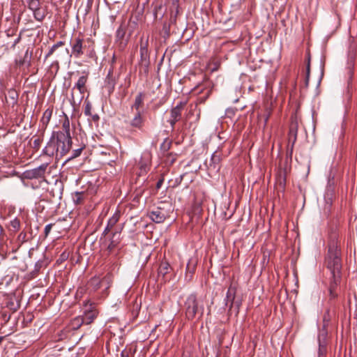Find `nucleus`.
Returning a JSON list of instances; mask_svg holds the SVG:
<instances>
[{
    "mask_svg": "<svg viewBox=\"0 0 357 357\" xmlns=\"http://www.w3.org/2000/svg\"><path fill=\"white\" fill-rule=\"evenodd\" d=\"M327 268L330 270L332 278L341 280L342 264L340 257V251L337 245L333 243L329 245L328 255L326 259Z\"/></svg>",
    "mask_w": 357,
    "mask_h": 357,
    "instance_id": "1",
    "label": "nucleus"
},
{
    "mask_svg": "<svg viewBox=\"0 0 357 357\" xmlns=\"http://www.w3.org/2000/svg\"><path fill=\"white\" fill-rule=\"evenodd\" d=\"M204 310V305L195 294H190L187 297L184 303V311L185 317L188 320H193L197 317H202Z\"/></svg>",
    "mask_w": 357,
    "mask_h": 357,
    "instance_id": "2",
    "label": "nucleus"
},
{
    "mask_svg": "<svg viewBox=\"0 0 357 357\" xmlns=\"http://www.w3.org/2000/svg\"><path fill=\"white\" fill-rule=\"evenodd\" d=\"M72 146L71 137H66L63 134H56V155L59 153L60 156L66 155Z\"/></svg>",
    "mask_w": 357,
    "mask_h": 357,
    "instance_id": "3",
    "label": "nucleus"
},
{
    "mask_svg": "<svg viewBox=\"0 0 357 357\" xmlns=\"http://www.w3.org/2000/svg\"><path fill=\"white\" fill-rule=\"evenodd\" d=\"M98 314V311L96 309L93 303H86L85 304V310L84 315L82 316L83 320H84V324H90L93 321V320L97 317Z\"/></svg>",
    "mask_w": 357,
    "mask_h": 357,
    "instance_id": "4",
    "label": "nucleus"
},
{
    "mask_svg": "<svg viewBox=\"0 0 357 357\" xmlns=\"http://www.w3.org/2000/svg\"><path fill=\"white\" fill-rule=\"evenodd\" d=\"M72 54L76 58L80 57L83 54V50L86 47L84 45V40L79 38H75L71 40Z\"/></svg>",
    "mask_w": 357,
    "mask_h": 357,
    "instance_id": "5",
    "label": "nucleus"
},
{
    "mask_svg": "<svg viewBox=\"0 0 357 357\" xmlns=\"http://www.w3.org/2000/svg\"><path fill=\"white\" fill-rule=\"evenodd\" d=\"M87 82V76L82 75L81 76L75 86L72 89V100L73 102H75V89H77L79 92V100H82L84 96V93L86 91V83Z\"/></svg>",
    "mask_w": 357,
    "mask_h": 357,
    "instance_id": "6",
    "label": "nucleus"
},
{
    "mask_svg": "<svg viewBox=\"0 0 357 357\" xmlns=\"http://www.w3.org/2000/svg\"><path fill=\"white\" fill-rule=\"evenodd\" d=\"M126 123L132 128L142 130L144 124V119L141 112H136L132 119L126 121Z\"/></svg>",
    "mask_w": 357,
    "mask_h": 357,
    "instance_id": "7",
    "label": "nucleus"
},
{
    "mask_svg": "<svg viewBox=\"0 0 357 357\" xmlns=\"http://www.w3.org/2000/svg\"><path fill=\"white\" fill-rule=\"evenodd\" d=\"M115 246L116 245L114 243V242H111L107 247V252L109 255V256L106 259L105 263H107L108 266L117 265L118 258L117 252L114 250Z\"/></svg>",
    "mask_w": 357,
    "mask_h": 357,
    "instance_id": "8",
    "label": "nucleus"
},
{
    "mask_svg": "<svg viewBox=\"0 0 357 357\" xmlns=\"http://www.w3.org/2000/svg\"><path fill=\"white\" fill-rule=\"evenodd\" d=\"M48 166V163H44L38 167L37 168H35L33 169H31L27 172L28 176L30 178H38L43 177L47 167Z\"/></svg>",
    "mask_w": 357,
    "mask_h": 357,
    "instance_id": "9",
    "label": "nucleus"
},
{
    "mask_svg": "<svg viewBox=\"0 0 357 357\" xmlns=\"http://www.w3.org/2000/svg\"><path fill=\"white\" fill-rule=\"evenodd\" d=\"M18 93L16 90L10 89L8 91V94L5 96V100L8 106L13 107L17 102Z\"/></svg>",
    "mask_w": 357,
    "mask_h": 357,
    "instance_id": "10",
    "label": "nucleus"
},
{
    "mask_svg": "<svg viewBox=\"0 0 357 357\" xmlns=\"http://www.w3.org/2000/svg\"><path fill=\"white\" fill-rule=\"evenodd\" d=\"M166 214L163 210L158 208L156 210L151 212L150 218L154 223H162L165 221Z\"/></svg>",
    "mask_w": 357,
    "mask_h": 357,
    "instance_id": "11",
    "label": "nucleus"
},
{
    "mask_svg": "<svg viewBox=\"0 0 357 357\" xmlns=\"http://www.w3.org/2000/svg\"><path fill=\"white\" fill-rule=\"evenodd\" d=\"M341 280H336L333 278L329 286V296L331 299H334L337 297L338 291L337 286L340 284Z\"/></svg>",
    "mask_w": 357,
    "mask_h": 357,
    "instance_id": "12",
    "label": "nucleus"
},
{
    "mask_svg": "<svg viewBox=\"0 0 357 357\" xmlns=\"http://www.w3.org/2000/svg\"><path fill=\"white\" fill-rule=\"evenodd\" d=\"M202 208L199 204L195 203L192 207V215L190 217V222H202L201 220V213H202Z\"/></svg>",
    "mask_w": 357,
    "mask_h": 357,
    "instance_id": "13",
    "label": "nucleus"
},
{
    "mask_svg": "<svg viewBox=\"0 0 357 357\" xmlns=\"http://www.w3.org/2000/svg\"><path fill=\"white\" fill-rule=\"evenodd\" d=\"M184 102H179L176 107H173L170 112V116L174 120H180L181 118L182 111L185 106Z\"/></svg>",
    "mask_w": 357,
    "mask_h": 357,
    "instance_id": "14",
    "label": "nucleus"
},
{
    "mask_svg": "<svg viewBox=\"0 0 357 357\" xmlns=\"http://www.w3.org/2000/svg\"><path fill=\"white\" fill-rule=\"evenodd\" d=\"M235 294H236V289L235 288H233L232 287H229L227 294L226 298L225 299V305H229V309H231L233 307L234 301L235 298Z\"/></svg>",
    "mask_w": 357,
    "mask_h": 357,
    "instance_id": "15",
    "label": "nucleus"
},
{
    "mask_svg": "<svg viewBox=\"0 0 357 357\" xmlns=\"http://www.w3.org/2000/svg\"><path fill=\"white\" fill-rule=\"evenodd\" d=\"M53 112L52 108H47L43 114V116L40 120V123L42 124V126L43 129H45L50 123V121L51 119L52 115Z\"/></svg>",
    "mask_w": 357,
    "mask_h": 357,
    "instance_id": "16",
    "label": "nucleus"
},
{
    "mask_svg": "<svg viewBox=\"0 0 357 357\" xmlns=\"http://www.w3.org/2000/svg\"><path fill=\"white\" fill-rule=\"evenodd\" d=\"M145 95L143 93H139L135 99L134 104L132 106V109H135L136 112H140L139 109L144 105V98Z\"/></svg>",
    "mask_w": 357,
    "mask_h": 357,
    "instance_id": "17",
    "label": "nucleus"
},
{
    "mask_svg": "<svg viewBox=\"0 0 357 357\" xmlns=\"http://www.w3.org/2000/svg\"><path fill=\"white\" fill-rule=\"evenodd\" d=\"M56 144H55L54 142L51 139V141L48 143V144L43 149V153L49 156L54 155V153L56 154Z\"/></svg>",
    "mask_w": 357,
    "mask_h": 357,
    "instance_id": "18",
    "label": "nucleus"
},
{
    "mask_svg": "<svg viewBox=\"0 0 357 357\" xmlns=\"http://www.w3.org/2000/svg\"><path fill=\"white\" fill-rule=\"evenodd\" d=\"M83 324H84V320L82 316H78L71 320L70 326L72 330H77Z\"/></svg>",
    "mask_w": 357,
    "mask_h": 357,
    "instance_id": "19",
    "label": "nucleus"
},
{
    "mask_svg": "<svg viewBox=\"0 0 357 357\" xmlns=\"http://www.w3.org/2000/svg\"><path fill=\"white\" fill-rule=\"evenodd\" d=\"M56 56L61 61H66L71 57L72 54H70L68 48H62L56 53Z\"/></svg>",
    "mask_w": 357,
    "mask_h": 357,
    "instance_id": "20",
    "label": "nucleus"
},
{
    "mask_svg": "<svg viewBox=\"0 0 357 357\" xmlns=\"http://www.w3.org/2000/svg\"><path fill=\"white\" fill-rule=\"evenodd\" d=\"M56 134H63L66 137V136L67 137H70V122H69V120L68 119H66L63 121V123L62 131H59Z\"/></svg>",
    "mask_w": 357,
    "mask_h": 357,
    "instance_id": "21",
    "label": "nucleus"
},
{
    "mask_svg": "<svg viewBox=\"0 0 357 357\" xmlns=\"http://www.w3.org/2000/svg\"><path fill=\"white\" fill-rule=\"evenodd\" d=\"M46 14V11L40 8L33 11L34 18L38 22H42L45 19Z\"/></svg>",
    "mask_w": 357,
    "mask_h": 357,
    "instance_id": "22",
    "label": "nucleus"
},
{
    "mask_svg": "<svg viewBox=\"0 0 357 357\" xmlns=\"http://www.w3.org/2000/svg\"><path fill=\"white\" fill-rule=\"evenodd\" d=\"M84 193L83 192H76L73 195V199L75 204L79 205L83 203Z\"/></svg>",
    "mask_w": 357,
    "mask_h": 357,
    "instance_id": "23",
    "label": "nucleus"
},
{
    "mask_svg": "<svg viewBox=\"0 0 357 357\" xmlns=\"http://www.w3.org/2000/svg\"><path fill=\"white\" fill-rule=\"evenodd\" d=\"M64 42L59 41L54 44L49 50L48 53L45 55V59H47L52 55L59 48L62 47L64 45Z\"/></svg>",
    "mask_w": 357,
    "mask_h": 357,
    "instance_id": "24",
    "label": "nucleus"
},
{
    "mask_svg": "<svg viewBox=\"0 0 357 357\" xmlns=\"http://www.w3.org/2000/svg\"><path fill=\"white\" fill-rule=\"evenodd\" d=\"M29 8L33 12L40 8L39 0H30V1L29 2Z\"/></svg>",
    "mask_w": 357,
    "mask_h": 357,
    "instance_id": "25",
    "label": "nucleus"
},
{
    "mask_svg": "<svg viewBox=\"0 0 357 357\" xmlns=\"http://www.w3.org/2000/svg\"><path fill=\"white\" fill-rule=\"evenodd\" d=\"M310 58H308L307 66H306V75H305V86L307 87L309 84V79H310Z\"/></svg>",
    "mask_w": 357,
    "mask_h": 357,
    "instance_id": "26",
    "label": "nucleus"
},
{
    "mask_svg": "<svg viewBox=\"0 0 357 357\" xmlns=\"http://www.w3.org/2000/svg\"><path fill=\"white\" fill-rule=\"evenodd\" d=\"M42 141L43 139L40 137H33L32 145L33 149H34L35 150H38L42 143Z\"/></svg>",
    "mask_w": 357,
    "mask_h": 357,
    "instance_id": "27",
    "label": "nucleus"
},
{
    "mask_svg": "<svg viewBox=\"0 0 357 357\" xmlns=\"http://www.w3.org/2000/svg\"><path fill=\"white\" fill-rule=\"evenodd\" d=\"M147 45H148V40L144 43L143 39H141L140 43V52L142 56H143L145 53L147 52Z\"/></svg>",
    "mask_w": 357,
    "mask_h": 357,
    "instance_id": "28",
    "label": "nucleus"
},
{
    "mask_svg": "<svg viewBox=\"0 0 357 357\" xmlns=\"http://www.w3.org/2000/svg\"><path fill=\"white\" fill-rule=\"evenodd\" d=\"M91 108H92V106L91 105V103L89 102H87L84 107V113L86 116H91Z\"/></svg>",
    "mask_w": 357,
    "mask_h": 357,
    "instance_id": "29",
    "label": "nucleus"
},
{
    "mask_svg": "<svg viewBox=\"0 0 357 357\" xmlns=\"http://www.w3.org/2000/svg\"><path fill=\"white\" fill-rule=\"evenodd\" d=\"M332 200L331 199H326V205L324 206L325 213H329L331 209Z\"/></svg>",
    "mask_w": 357,
    "mask_h": 357,
    "instance_id": "30",
    "label": "nucleus"
},
{
    "mask_svg": "<svg viewBox=\"0 0 357 357\" xmlns=\"http://www.w3.org/2000/svg\"><path fill=\"white\" fill-rule=\"evenodd\" d=\"M289 135V140H292L293 144H294L296 140V131L294 130L292 128H291Z\"/></svg>",
    "mask_w": 357,
    "mask_h": 357,
    "instance_id": "31",
    "label": "nucleus"
},
{
    "mask_svg": "<svg viewBox=\"0 0 357 357\" xmlns=\"http://www.w3.org/2000/svg\"><path fill=\"white\" fill-rule=\"evenodd\" d=\"M168 264H165L160 266L159 268V273L165 275L167 273Z\"/></svg>",
    "mask_w": 357,
    "mask_h": 357,
    "instance_id": "32",
    "label": "nucleus"
},
{
    "mask_svg": "<svg viewBox=\"0 0 357 357\" xmlns=\"http://www.w3.org/2000/svg\"><path fill=\"white\" fill-rule=\"evenodd\" d=\"M125 33H126V32H125L124 29L122 26H120L116 31V36L119 38L121 39L124 37Z\"/></svg>",
    "mask_w": 357,
    "mask_h": 357,
    "instance_id": "33",
    "label": "nucleus"
},
{
    "mask_svg": "<svg viewBox=\"0 0 357 357\" xmlns=\"http://www.w3.org/2000/svg\"><path fill=\"white\" fill-rule=\"evenodd\" d=\"M100 280L98 278H93L90 281V284L94 285L96 288L100 287Z\"/></svg>",
    "mask_w": 357,
    "mask_h": 357,
    "instance_id": "34",
    "label": "nucleus"
},
{
    "mask_svg": "<svg viewBox=\"0 0 357 357\" xmlns=\"http://www.w3.org/2000/svg\"><path fill=\"white\" fill-rule=\"evenodd\" d=\"M6 88V83L3 79H0V93H3Z\"/></svg>",
    "mask_w": 357,
    "mask_h": 357,
    "instance_id": "35",
    "label": "nucleus"
},
{
    "mask_svg": "<svg viewBox=\"0 0 357 357\" xmlns=\"http://www.w3.org/2000/svg\"><path fill=\"white\" fill-rule=\"evenodd\" d=\"M119 215L118 213H115L112 218H110L108 221V223H116L119 221Z\"/></svg>",
    "mask_w": 357,
    "mask_h": 357,
    "instance_id": "36",
    "label": "nucleus"
},
{
    "mask_svg": "<svg viewBox=\"0 0 357 357\" xmlns=\"http://www.w3.org/2000/svg\"><path fill=\"white\" fill-rule=\"evenodd\" d=\"M82 149H83L82 148H80V149L74 150L72 158H77V157L79 156L82 151Z\"/></svg>",
    "mask_w": 357,
    "mask_h": 357,
    "instance_id": "37",
    "label": "nucleus"
},
{
    "mask_svg": "<svg viewBox=\"0 0 357 357\" xmlns=\"http://www.w3.org/2000/svg\"><path fill=\"white\" fill-rule=\"evenodd\" d=\"M52 225H46L45 229H44V233H45V237H47V235L49 234V233L50 232V231L52 229Z\"/></svg>",
    "mask_w": 357,
    "mask_h": 357,
    "instance_id": "38",
    "label": "nucleus"
},
{
    "mask_svg": "<svg viewBox=\"0 0 357 357\" xmlns=\"http://www.w3.org/2000/svg\"><path fill=\"white\" fill-rule=\"evenodd\" d=\"M22 222H26V221L24 220L23 217H21V218L19 217V218H15L14 219V220H11L10 223H17V224H20V223H21Z\"/></svg>",
    "mask_w": 357,
    "mask_h": 357,
    "instance_id": "39",
    "label": "nucleus"
},
{
    "mask_svg": "<svg viewBox=\"0 0 357 357\" xmlns=\"http://www.w3.org/2000/svg\"><path fill=\"white\" fill-rule=\"evenodd\" d=\"M168 121L169 122V123H170V125H171L172 128H174V126H175L176 123L177 121H178V120H174V118H172V117L170 116V119H169V120Z\"/></svg>",
    "mask_w": 357,
    "mask_h": 357,
    "instance_id": "40",
    "label": "nucleus"
},
{
    "mask_svg": "<svg viewBox=\"0 0 357 357\" xmlns=\"http://www.w3.org/2000/svg\"><path fill=\"white\" fill-rule=\"evenodd\" d=\"M164 182V178H161L158 180V181L156 183V188L160 189Z\"/></svg>",
    "mask_w": 357,
    "mask_h": 357,
    "instance_id": "41",
    "label": "nucleus"
},
{
    "mask_svg": "<svg viewBox=\"0 0 357 357\" xmlns=\"http://www.w3.org/2000/svg\"><path fill=\"white\" fill-rule=\"evenodd\" d=\"M90 116H91V119L94 122H98L99 121L100 118L98 114H93V115L91 114Z\"/></svg>",
    "mask_w": 357,
    "mask_h": 357,
    "instance_id": "42",
    "label": "nucleus"
},
{
    "mask_svg": "<svg viewBox=\"0 0 357 357\" xmlns=\"http://www.w3.org/2000/svg\"><path fill=\"white\" fill-rule=\"evenodd\" d=\"M112 226V225H107L106 227L104 229V231L103 233L106 235L109 231H110V229H111V227Z\"/></svg>",
    "mask_w": 357,
    "mask_h": 357,
    "instance_id": "43",
    "label": "nucleus"
},
{
    "mask_svg": "<svg viewBox=\"0 0 357 357\" xmlns=\"http://www.w3.org/2000/svg\"><path fill=\"white\" fill-rule=\"evenodd\" d=\"M330 320L329 319V312L328 311L324 314V322H328Z\"/></svg>",
    "mask_w": 357,
    "mask_h": 357,
    "instance_id": "44",
    "label": "nucleus"
},
{
    "mask_svg": "<svg viewBox=\"0 0 357 357\" xmlns=\"http://www.w3.org/2000/svg\"><path fill=\"white\" fill-rule=\"evenodd\" d=\"M93 3V0H88L87 1V6L89 8H91Z\"/></svg>",
    "mask_w": 357,
    "mask_h": 357,
    "instance_id": "45",
    "label": "nucleus"
},
{
    "mask_svg": "<svg viewBox=\"0 0 357 357\" xmlns=\"http://www.w3.org/2000/svg\"><path fill=\"white\" fill-rule=\"evenodd\" d=\"M146 167H146V165H144H144H142V166H141V169H142H142H144V172H146Z\"/></svg>",
    "mask_w": 357,
    "mask_h": 357,
    "instance_id": "46",
    "label": "nucleus"
},
{
    "mask_svg": "<svg viewBox=\"0 0 357 357\" xmlns=\"http://www.w3.org/2000/svg\"><path fill=\"white\" fill-rule=\"evenodd\" d=\"M3 231V229L2 227H1V225H0V236L2 235Z\"/></svg>",
    "mask_w": 357,
    "mask_h": 357,
    "instance_id": "47",
    "label": "nucleus"
},
{
    "mask_svg": "<svg viewBox=\"0 0 357 357\" xmlns=\"http://www.w3.org/2000/svg\"><path fill=\"white\" fill-rule=\"evenodd\" d=\"M24 62H25L24 59L23 61H20V65H23Z\"/></svg>",
    "mask_w": 357,
    "mask_h": 357,
    "instance_id": "48",
    "label": "nucleus"
},
{
    "mask_svg": "<svg viewBox=\"0 0 357 357\" xmlns=\"http://www.w3.org/2000/svg\"><path fill=\"white\" fill-rule=\"evenodd\" d=\"M13 226H14V228H15V229H17V228L18 229V228H19L20 225H13Z\"/></svg>",
    "mask_w": 357,
    "mask_h": 357,
    "instance_id": "49",
    "label": "nucleus"
},
{
    "mask_svg": "<svg viewBox=\"0 0 357 357\" xmlns=\"http://www.w3.org/2000/svg\"><path fill=\"white\" fill-rule=\"evenodd\" d=\"M111 73H112V71H111V70H109V73H108L107 78H109V75H111Z\"/></svg>",
    "mask_w": 357,
    "mask_h": 357,
    "instance_id": "50",
    "label": "nucleus"
},
{
    "mask_svg": "<svg viewBox=\"0 0 357 357\" xmlns=\"http://www.w3.org/2000/svg\"><path fill=\"white\" fill-rule=\"evenodd\" d=\"M114 61H115V58H114V57H113L112 61V63H114Z\"/></svg>",
    "mask_w": 357,
    "mask_h": 357,
    "instance_id": "51",
    "label": "nucleus"
},
{
    "mask_svg": "<svg viewBox=\"0 0 357 357\" xmlns=\"http://www.w3.org/2000/svg\"><path fill=\"white\" fill-rule=\"evenodd\" d=\"M27 54H28V51H26V53H25L24 59L26 57Z\"/></svg>",
    "mask_w": 357,
    "mask_h": 357,
    "instance_id": "52",
    "label": "nucleus"
},
{
    "mask_svg": "<svg viewBox=\"0 0 357 357\" xmlns=\"http://www.w3.org/2000/svg\"><path fill=\"white\" fill-rule=\"evenodd\" d=\"M190 263L188 264L187 268H189Z\"/></svg>",
    "mask_w": 357,
    "mask_h": 357,
    "instance_id": "53",
    "label": "nucleus"
},
{
    "mask_svg": "<svg viewBox=\"0 0 357 357\" xmlns=\"http://www.w3.org/2000/svg\"><path fill=\"white\" fill-rule=\"evenodd\" d=\"M267 121H268V117H266L265 122L266 123Z\"/></svg>",
    "mask_w": 357,
    "mask_h": 357,
    "instance_id": "54",
    "label": "nucleus"
}]
</instances>
